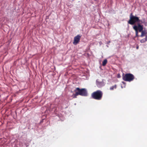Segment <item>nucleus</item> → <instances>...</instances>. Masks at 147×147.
Here are the masks:
<instances>
[{
	"label": "nucleus",
	"instance_id": "9b49d317",
	"mask_svg": "<svg viewBox=\"0 0 147 147\" xmlns=\"http://www.w3.org/2000/svg\"><path fill=\"white\" fill-rule=\"evenodd\" d=\"M107 60L106 59H105L102 62V65L103 66H105L107 63Z\"/></svg>",
	"mask_w": 147,
	"mask_h": 147
},
{
	"label": "nucleus",
	"instance_id": "423d86ee",
	"mask_svg": "<svg viewBox=\"0 0 147 147\" xmlns=\"http://www.w3.org/2000/svg\"><path fill=\"white\" fill-rule=\"evenodd\" d=\"M96 84L98 88H101L105 85V83L103 81H99L98 80L96 81Z\"/></svg>",
	"mask_w": 147,
	"mask_h": 147
},
{
	"label": "nucleus",
	"instance_id": "6e6552de",
	"mask_svg": "<svg viewBox=\"0 0 147 147\" xmlns=\"http://www.w3.org/2000/svg\"><path fill=\"white\" fill-rule=\"evenodd\" d=\"M133 28L135 31L136 36L138 37V31L137 29V26L134 25L133 26Z\"/></svg>",
	"mask_w": 147,
	"mask_h": 147
},
{
	"label": "nucleus",
	"instance_id": "dca6fc26",
	"mask_svg": "<svg viewBox=\"0 0 147 147\" xmlns=\"http://www.w3.org/2000/svg\"><path fill=\"white\" fill-rule=\"evenodd\" d=\"M138 49V46L136 47V49Z\"/></svg>",
	"mask_w": 147,
	"mask_h": 147
},
{
	"label": "nucleus",
	"instance_id": "1a4fd4ad",
	"mask_svg": "<svg viewBox=\"0 0 147 147\" xmlns=\"http://www.w3.org/2000/svg\"><path fill=\"white\" fill-rule=\"evenodd\" d=\"M147 34V32L145 30H143L141 32V34L140 36L141 37H143L144 36H146Z\"/></svg>",
	"mask_w": 147,
	"mask_h": 147
},
{
	"label": "nucleus",
	"instance_id": "7ed1b4c3",
	"mask_svg": "<svg viewBox=\"0 0 147 147\" xmlns=\"http://www.w3.org/2000/svg\"><path fill=\"white\" fill-rule=\"evenodd\" d=\"M103 93L100 90H98L92 94L91 96L93 98L100 100L102 99Z\"/></svg>",
	"mask_w": 147,
	"mask_h": 147
},
{
	"label": "nucleus",
	"instance_id": "9d476101",
	"mask_svg": "<svg viewBox=\"0 0 147 147\" xmlns=\"http://www.w3.org/2000/svg\"><path fill=\"white\" fill-rule=\"evenodd\" d=\"M147 41V35H146L145 36V38L141 39L140 40V42L141 43H143L146 42Z\"/></svg>",
	"mask_w": 147,
	"mask_h": 147
},
{
	"label": "nucleus",
	"instance_id": "f257e3e1",
	"mask_svg": "<svg viewBox=\"0 0 147 147\" xmlns=\"http://www.w3.org/2000/svg\"><path fill=\"white\" fill-rule=\"evenodd\" d=\"M75 94H73V96L74 98H76V96L78 95L82 96H87L88 95L87 92L85 88L80 89L79 88H76L75 91L76 92Z\"/></svg>",
	"mask_w": 147,
	"mask_h": 147
},
{
	"label": "nucleus",
	"instance_id": "0eeeda50",
	"mask_svg": "<svg viewBox=\"0 0 147 147\" xmlns=\"http://www.w3.org/2000/svg\"><path fill=\"white\" fill-rule=\"evenodd\" d=\"M143 26L141 25L139 23L138 24V26H137V29L138 30H139V31L140 32H142L143 30Z\"/></svg>",
	"mask_w": 147,
	"mask_h": 147
},
{
	"label": "nucleus",
	"instance_id": "20e7f679",
	"mask_svg": "<svg viewBox=\"0 0 147 147\" xmlns=\"http://www.w3.org/2000/svg\"><path fill=\"white\" fill-rule=\"evenodd\" d=\"M134 79L133 75L131 74H127L123 76V79L126 81L130 82L132 81Z\"/></svg>",
	"mask_w": 147,
	"mask_h": 147
},
{
	"label": "nucleus",
	"instance_id": "2eb2a0df",
	"mask_svg": "<svg viewBox=\"0 0 147 147\" xmlns=\"http://www.w3.org/2000/svg\"><path fill=\"white\" fill-rule=\"evenodd\" d=\"M145 19H143V21H144L145 22Z\"/></svg>",
	"mask_w": 147,
	"mask_h": 147
},
{
	"label": "nucleus",
	"instance_id": "f03ea898",
	"mask_svg": "<svg viewBox=\"0 0 147 147\" xmlns=\"http://www.w3.org/2000/svg\"><path fill=\"white\" fill-rule=\"evenodd\" d=\"M140 22L142 23L147 24V23L145 22L144 21H143L140 20L138 17L133 16L132 13L130 14V19L128 22V24L133 25L136 22Z\"/></svg>",
	"mask_w": 147,
	"mask_h": 147
},
{
	"label": "nucleus",
	"instance_id": "ddd939ff",
	"mask_svg": "<svg viewBox=\"0 0 147 147\" xmlns=\"http://www.w3.org/2000/svg\"><path fill=\"white\" fill-rule=\"evenodd\" d=\"M122 83H123L124 84H125V83L124 82H122Z\"/></svg>",
	"mask_w": 147,
	"mask_h": 147
},
{
	"label": "nucleus",
	"instance_id": "4468645a",
	"mask_svg": "<svg viewBox=\"0 0 147 147\" xmlns=\"http://www.w3.org/2000/svg\"><path fill=\"white\" fill-rule=\"evenodd\" d=\"M110 42V41H108V43H109Z\"/></svg>",
	"mask_w": 147,
	"mask_h": 147
},
{
	"label": "nucleus",
	"instance_id": "f8f14e48",
	"mask_svg": "<svg viewBox=\"0 0 147 147\" xmlns=\"http://www.w3.org/2000/svg\"><path fill=\"white\" fill-rule=\"evenodd\" d=\"M116 85H115L114 86H111L110 88V90H113L114 88H116Z\"/></svg>",
	"mask_w": 147,
	"mask_h": 147
},
{
	"label": "nucleus",
	"instance_id": "a211bd4d",
	"mask_svg": "<svg viewBox=\"0 0 147 147\" xmlns=\"http://www.w3.org/2000/svg\"><path fill=\"white\" fill-rule=\"evenodd\" d=\"M119 76H118V78H119Z\"/></svg>",
	"mask_w": 147,
	"mask_h": 147
},
{
	"label": "nucleus",
	"instance_id": "f3484780",
	"mask_svg": "<svg viewBox=\"0 0 147 147\" xmlns=\"http://www.w3.org/2000/svg\"><path fill=\"white\" fill-rule=\"evenodd\" d=\"M121 88H123V87H122V86H121Z\"/></svg>",
	"mask_w": 147,
	"mask_h": 147
},
{
	"label": "nucleus",
	"instance_id": "39448f33",
	"mask_svg": "<svg viewBox=\"0 0 147 147\" xmlns=\"http://www.w3.org/2000/svg\"><path fill=\"white\" fill-rule=\"evenodd\" d=\"M81 36L80 35H78L74 38V41L73 43L74 45H76L78 44L80 41Z\"/></svg>",
	"mask_w": 147,
	"mask_h": 147
}]
</instances>
